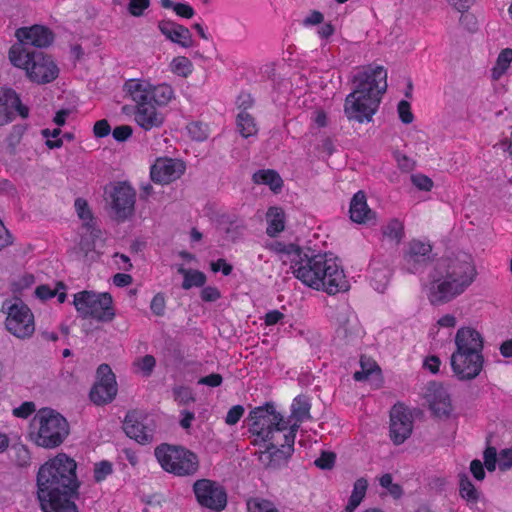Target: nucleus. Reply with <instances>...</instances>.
Listing matches in <instances>:
<instances>
[{"label":"nucleus","mask_w":512,"mask_h":512,"mask_svg":"<svg viewBox=\"0 0 512 512\" xmlns=\"http://www.w3.org/2000/svg\"><path fill=\"white\" fill-rule=\"evenodd\" d=\"M310 404L305 396H297L291 405V416L285 419L274 405L265 404L254 408L247 418L251 443L263 448L265 458L287 456L293 450L296 433L309 416Z\"/></svg>","instance_id":"1"},{"label":"nucleus","mask_w":512,"mask_h":512,"mask_svg":"<svg viewBox=\"0 0 512 512\" xmlns=\"http://www.w3.org/2000/svg\"><path fill=\"white\" fill-rule=\"evenodd\" d=\"M476 268L468 254L447 257L436 263L427 297L433 305L448 303L465 292L476 277Z\"/></svg>","instance_id":"2"},{"label":"nucleus","mask_w":512,"mask_h":512,"mask_svg":"<svg viewBox=\"0 0 512 512\" xmlns=\"http://www.w3.org/2000/svg\"><path fill=\"white\" fill-rule=\"evenodd\" d=\"M353 82L354 89L345 99L344 113L349 120L370 122L386 91L387 71L382 66L362 67Z\"/></svg>","instance_id":"3"},{"label":"nucleus","mask_w":512,"mask_h":512,"mask_svg":"<svg viewBox=\"0 0 512 512\" xmlns=\"http://www.w3.org/2000/svg\"><path fill=\"white\" fill-rule=\"evenodd\" d=\"M454 350L450 357V365L459 380H472L480 375L484 366L483 333L474 325H461L454 337Z\"/></svg>","instance_id":"4"},{"label":"nucleus","mask_w":512,"mask_h":512,"mask_svg":"<svg viewBox=\"0 0 512 512\" xmlns=\"http://www.w3.org/2000/svg\"><path fill=\"white\" fill-rule=\"evenodd\" d=\"M77 463L66 453H58L43 463L37 473L38 498L59 493H75L79 488Z\"/></svg>","instance_id":"5"},{"label":"nucleus","mask_w":512,"mask_h":512,"mask_svg":"<svg viewBox=\"0 0 512 512\" xmlns=\"http://www.w3.org/2000/svg\"><path fill=\"white\" fill-rule=\"evenodd\" d=\"M266 247L275 253L283 263H290L294 277L303 285L315 290L322 285L320 281V268L324 252H305L298 245L273 241Z\"/></svg>","instance_id":"6"},{"label":"nucleus","mask_w":512,"mask_h":512,"mask_svg":"<svg viewBox=\"0 0 512 512\" xmlns=\"http://www.w3.org/2000/svg\"><path fill=\"white\" fill-rule=\"evenodd\" d=\"M69 435V424L64 416L52 408H41L32 417L27 439L37 447L55 449Z\"/></svg>","instance_id":"7"},{"label":"nucleus","mask_w":512,"mask_h":512,"mask_svg":"<svg viewBox=\"0 0 512 512\" xmlns=\"http://www.w3.org/2000/svg\"><path fill=\"white\" fill-rule=\"evenodd\" d=\"M8 58L10 63L23 70L33 83H51L59 75V67L51 56L29 50L21 44H13L10 47Z\"/></svg>","instance_id":"8"},{"label":"nucleus","mask_w":512,"mask_h":512,"mask_svg":"<svg viewBox=\"0 0 512 512\" xmlns=\"http://www.w3.org/2000/svg\"><path fill=\"white\" fill-rule=\"evenodd\" d=\"M124 96L135 106L154 102L159 106H167L175 98L173 87L167 83L154 84L148 78L127 79L122 86Z\"/></svg>","instance_id":"9"},{"label":"nucleus","mask_w":512,"mask_h":512,"mask_svg":"<svg viewBox=\"0 0 512 512\" xmlns=\"http://www.w3.org/2000/svg\"><path fill=\"white\" fill-rule=\"evenodd\" d=\"M73 305L82 318L110 322L115 317L113 298L107 292L80 291L74 294Z\"/></svg>","instance_id":"10"},{"label":"nucleus","mask_w":512,"mask_h":512,"mask_svg":"<svg viewBox=\"0 0 512 512\" xmlns=\"http://www.w3.org/2000/svg\"><path fill=\"white\" fill-rule=\"evenodd\" d=\"M155 456L161 467L177 476H188L198 470L197 456L178 446L163 444L155 449Z\"/></svg>","instance_id":"11"},{"label":"nucleus","mask_w":512,"mask_h":512,"mask_svg":"<svg viewBox=\"0 0 512 512\" xmlns=\"http://www.w3.org/2000/svg\"><path fill=\"white\" fill-rule=\"evenodd\" d=\"M3 311L6 313L5 327L13 336L27 339L34 334V314L22 300H6L3 304Z\"/></svg>","instance_id":"12"},{"label":"nucleus","mask_w":512,"mask_h":512,"mask_svg":"<svg viewBox=\"0 0 512 512\" xmlns=\"http://www.w3.org/2000/svg\"><path fill=\"white\" fill-rule=\"evenodd\" d=\"M320 281L323 283L315 287L328 295L346 292L350 288L349 280L342 268L340 260L332 253L324 252L320 268Z\"/></svg>","instance_id":"13"},{"label":"nucleus","mask_w":512,"mask_h":512,"mask_svg":"<svg viewBox=\"0 0 512 512\" xmlns=\"http://www.w3.org/2000/svg\"><path fill=\"white\" fill-rule=\"evenodd\" d=\"M118 387L115 374L107 364L97 369L96 382L90 391V399L96 405L110 403L117 395Z\"/></svg>","instance_id":"14"},{"label":"nucleus","mask_w":512,"mask_h":512,"mask_svg":"<svg viewBox=\"0 0 512 512\" xmlns=\"http://www.w3.org/2000/svg\"><path fill=\"white\" fill-rule=\"evenodd\" d=\"M193 491L201 506L212 510H222L227 503V495L222 486L208 479L197 480Z\"/></svg>","instance_id":"15"},{"label":"nucleus","mask_w":512,"mask_h":512,"mask_svg":"<svg viewBox=\"0 0 512 512\" xmlns=\"http://www.w3.org/2000/svg\"><path fill=\"white\" fill-rule=\"evenodd\" d=\"M135 199V190L126 182L113 186L110 192V205L118 220H125L133 214Z\"/></svg>","instance_id":"16"},{"label":"nucleus","mask_w":512,"mask_h":512,"mask_svg":"<svg viewBox=\"0 0 512 512\" xmlns=\"http://www.w3.org/2000/svg\"><path fill=\"white\" fill-rule=\"evenodd\" d=\"M186 165L180 159L160 157L150 168L153 182L166 185L179 179L185 172Z\"/></svg>","instance_id":"17"},{"label":"nucleus","mask_w":512,"mask_h":512,"mask_svg":"<svg viewBox=\"0 0 512 512\" xmlns=\"http://www.w3.org/2000/svg\"><path fill=\"white\" fill-rule=\"evenodd\" d=\"M413 418L402 404L394 405L390 412V437L394 444H402L412 433Z\"/></svg>","instance_id":"18"},{"label":"nucleus","mask_w":512,"mask_h":512,"mask_svg":"<svg viewBox=\"0 0 512 512\" xmlns=\"http://www.w3.org/2000/svg\"><path fill=\"white\" fill-rule=\"evenodd\" d=\"M164 106L156 105L154 102L135 106L134 121L144 131H151L163 126L165 114L160 110Z\"/></svg>","instance_id":"19"},{"label":"nucleus","mask_w":512,"mask_h":512,"mask_svg":"<svg viewBox=\"0 0 512 512\" xmlns=\"http://www.w3.org/2000/svg\"><path fill=\"white\" fill-rule=\"evenodd\" d=\"M15 37L17 44L32 45L36 47H47L53 42V33L50 29L42 25H33L30 27H21L16 30Z\"/></svg>","instance_id":"20"},{"label":"nucleus","mask_w":512,"mask_h":512,"mask_svg":"<svg viewBox=\"0 0 512 512\" xmlns=\"http://www.w3.org/2000/svg\"><path fill=\"white\" fill-rule=\"evenodd\" d=\"M15 112L23 118L28 116V108L21 104L16 92L10 88H0V125L11 122Z\"/></svg>","instance_id":"21"},{"label":"nucleus","mask_w":512,"mask_h":512,"mask_svg":"<svg viewBox=\"0 0 512 512\" xmlns=\"http://www.w3.org/2000/svg\"><path fill=\"white\" fill-rule=\"evenodd\" d=\"M158 29L167 40L182 48H191L194 45L192 33L182 24L170 19H164L159 21Z\"/></svg>","instance_id":"22"},{"label":"nucleus","mask_w":512,"mask_h":512,"mask_svg":"<svg viewBox=\"0 0 512 512\" xmlns=\"http://www.w3.org/2000/svg\"><path fill=\"white\" fill-rule=\"evenodd\" d=\"M124 430L128 437L136 440L138 443L145 444L153 440L155 425L152 420L146 419V422L134 419L128 416L124 422Z\"/></svg>","instance_id":"23"},{"label":"nucleus","mask_w":512,"mask_h":512,"mask_svg":"<svg viewBox=\"0 0 512 512\" xmlns=\"http://www.w3.org/2000/svg\"><path fill=\"white\" fill-rule=\"evenodd\" d=\"M430 252L431 246L428 243L419 240L411 241L404 253V267L412 273L418 271Z\"/></svg>","instance_id":"24"},{"label":"nucleus","mask_w":512,"mask_h":512,"mask_svg":"<svg viewBox=\"0 0 512 512\" xmlns=\"http://www.w3.org/2000/svg\"><path fill=\"white\" fill-rule=\"evenodd\" d=\"M72 493H59L48 498H39L44 512H78L75 503L70 499Z\"/></svg>","instance_id":"25"},{"label":"nucleus","mask_w":512,"mask_h":512,"mask_svg":"<svg viewBox=\"0 0 512 512\" xmlns=\"http://www.w3.org/2000/svg\"><path fill=\"white\" fill-rule=\"evenodd\" d=\"M485 468L492 472L496 469V465L501 470H507L512 467V449H503L497 454L496 449L488 447L484 451Z\"/></svg>","instance_id":"26"},{"label":"nucleus","mask_w":512,"mask_h":512,"mask_svg":"<svg viewBox=\"0 0 512 512\" xmlns=\"http://www.w3.org/2000/svg\"><path fill=\"white\" fill-rule=\"evenodd\" d=\"M174 268L183 278L181 287L184 290L203 287L207 281V277L202 271L187 268L184 263H176Z\"/></svg>","instance_id":"27"},{"label":"nucleus","mask_w":512,"mask_h":512,"mask_svg":"<svg viewBox=\"0 0 512 512\" xmlns=\"http://www.w3.org/2000/svg\"><path fill=\"white\" fill-rule=\"evenodd\" d=\"M427 397L431 409L438 416H447L452 411L449 394L443 387L435 386Z\"/></svg>","instance_id":"28"},{"label":"nucleus","mask_w":512,"mask_h":512,"mask_svg":"<svg viewBox=\"0 0 512 512\" xmlns=\"http://www.w3.org/2000/svg\"><path fill=\"white\" fill-rule=\"evenodd\" d=\"M373 213L369 209L365 194L362 191L357 192L350 203V218L356 223H365L372 219Z\"/></svg>","instance_id":"29"},{"label":"nucleus","mask_w":512,"mask_h":512,"mask_svg":"<svg viewBox=\"0 0 512 512\" xmlns=\"http://www.w3.org/2000/svg\"><path fill=\"white\" fill-rule=\"evenodd\" d=\"M512 63V49L505 48L502 49L496 60L494 65L490 70V77L493 81L500 80L503 76H505L511 66Z\"/></svg>","instance_id":"30"},{"label":"nucleus","mask_w":512,"mask_h":512,"mask_svg":"<svg viewBox=\"0 0 512 512\" xmlns=\"http://www.w3.org/2000/svg\"><path fill=\"white\" fill-rule=\"evenodd\" d=\"M267 219V234L275 236L285 227V214L279 207H271L266 214Z\"/></svg>","instance_id":"31"},{"label":"nucleus","mask_w":512,"mask_h":512,"mask_svg":"<svg viewBox=\"0 0 512 512\" xmlns=\"http://www.w3.org/2000/svg\"><path fill=\"white\" fill-rule=\"evenodd\" d=\"M459 493L461 498L464 499L470 507L475 506L481 497V493L465 474L460 476Z\"/></svg>","instance_id":"32"},{"label":"nucleus","mask_w":512,"mask_h":512,"mask_svg":"<svg viewBox=\"0 0 512 512\" xmlns=\"http://www.w3.org/2000/svg\"><path fill=\"white\" fill-rule=\"evenodd\" d=\"M253 181L257 184H264L274 192L281 190L283 181L280 175L274 170H260L253 175Z\"/></svg>","instance_id":"33"},{"label":"nucleus","mask_w":512,"mask_h":512,"mask_svg":"<svg viewBox=\"0 0 512 512\" xmlns=\"http://www.w3.org/2000/svg\"><path fill=\"white\" fill-rule=\"evenodd\" d=\"M169 70L179 77L187 78L192 74L194 66L186 56H176L169 63Z\"/></svg>","instance_id":"34"},{"label":"nucleus","mask_w":512,"mask_h":512,"mask_svg":"<svg viewBox=\"0 0 512 512\" xmlns=\"http://www.w3.org/2000/svg\"><path fill=\"white\" fill-rule=\"evenodd\" d=\"M35 295L40 300L57 297L59 303H63L66 299L65 287L61 283H58L55 288H51L48 285L38 286L35 290Z\"/></svg>","instance_id":"35"},{"label":"nucleus","mask_w":512,"mask_h":512,"mask_svg":"<svg viewBox=\"0 0 512 512\" xmlns=\"http://www.w3.org/2000/svg\"><path fill=\"white\" fill-rule=\"evenodd\" d=\"M237 128L244 138L254 136L258 131L254 118L245 111L237 115Z\"/></svg>","instance_id":"36"},{"label":"nucleus","mask_w":512,"mask_h":512,"mask_svg":"<svg viewBox=\"0 0 512 512\" xmlns=\"http://www.w3.org/2000/svg\"><path fill=\"white\" fill-rule=\"evenodd\" d=\"M367 490V481L365 479H358L354 483L352 494L346 506V512H353L362 502Z\"/></svg>","instance_id":"37"},{"label":"nucleus","mask_w":512,"mask_h":512,"mask_svg":"<svg viewBox=\"0 0 512 512\" xmlns=\"http://www.w3.org/2000/svg\"><path fill=\"white\" fill-rule=\"evenodd\" d=\"M360 367L361 369L354 373V379L357 381L368 380L370 377L378 376L380 373L378 365L370 358L362 357Z\"/></svg>","instance_id":"38"},{"label":"nucleus","mask_w":512,"mask_h":512,"mask_svg":"<svg viewBox=\"0 0 512 512\" xmlns=\"http://www.w3.org/2000/svg\"><path fill=\"white\" fill-rule=\"evenodd\" d=\"M160 5L165 9H171L181 18L191 19L195 15L194 8L188 3H176L172 0H160Z\"/></svg>","instance_id":"39"},{"label":"nucleus","mask_w":512,"mask_h":512,"mask_svg":"<svg viewBox=\"0 0 512 512\" xmlns=\"http://www.w3.org/2000/svg\"><path fill=\"white\" fill-rule=\"evenodd\" d=\"M379 485L385 490L386 494L398 499L403 495V488L399 483L393 481L391 474L386 473L379 477Z\"/></svg>","instance_id":"40"},{"label":"nucleus","mask_w":512,"mask_h":512,"mask_svg":"<svg viewBox=\"0 0 512 512\" xmlns=\"http://www.w3.org/2000/svg\"><path fill=\"white\" fill-rule=\"evenodd\" d=\"M155 365V358L152 355H145L134 360L133 369L135 373L148 377L153 372Z\"/></svg>","instance_id":"41"},{"label":"nucleus","mask_w":512,"mask_h":512,"mask_svg":"<svg viewBox=\"0 0 512 512\" xmlns=\"http://www.w3.org/2000/svg\"><path fill=\"white\" fill-rule=\"evenodd\" d=\"M389 279L390 271L388 268H381L379 270L373 268L370 281L376 291L383 292L389 283Z\"/></svg>","instance_id":"42"},{"label":"nucleus","mask_w":512,"mask_h":512,"mask_svg":"<svg viewBox=\"0 0 512 512\" xmlns=\"http://www.w3.org/2000/svg\"><path fill=\"white\" fill-rule=\"evenodd\" d=\"M403 224L397 219L387 223L383 229V236L391 242L399 243L403 237Z\"/></svg>","instance_id":"43"},{"label":"nucleus","mask_w":512,"mask_h":512,"mask_svg":"<svg viewBox=\"0 0 512 512\" xmlns=\"http://www.w3.org/2000/svg\"><path fill=\"white\" fill-rule=\"evenodd\" d=\"M249 512H278L273 502L263 498H252L247 502Z\"/></svg>","instance_id":"44"},{"label":"nucleus","mask_w":512,"mask_h":512,"mask_svg":"<svg viewBox=\"0 0 512 512\" xmlns=\"http://www.w3.org/2000/svg\"><path fill=\"white\" fill-rule=\"evenodd\" d=\"M42 136L46 139V146L49 149H58L63 146V138H61L60 127L54 129H43L41 132Z\"/></svg>","instance_id":"45"},{"label":"nucleus","mask_w":512,"mask_h":512,"mask_svg":"<svg viewBox=\"0 0 512 512\" xmlns=\"http://www.w3.org/2000/svg\"><path fill=\"white\" fill-rule=\"evenodd\" d=\"M187 132L191 139L204 141L209 135V128L202 122L194 121L187 125Z\"/></svg>","instance_id":"46"},{"label":"nucleus","mask_w":512,"mask_h":512,"mask_svg":"<svg viewBox=\"0 0 512 512\" xmlns=\"http://www.w3.org/2000/svg\"><path fill=\"white\" fill-rule=\"evenodd\" d=\"M35 284V277L31 273H22L15 277L12 281V290L16 293H22Z\"/></svg>","instance_id":"47"},{"label":"nucleus","mask_w":512,"mask_h":512,"mask_svg":"<svg viewBox=\"0 0 512 512\" xmlns=\"http://www.w3.org/2000/svg\"><path fill=\"white\" fill-rule=\"evenodd\" d=\"M113 472V465L107 460H102L94 464L93 476L96 482L105 480Z\"/></svg>","instance_id":"48"},{"label":"nucleus","mask_w":512,"mask_h":512,"mask_svg":"<svg viewBox=\"0 0 512 512\" xmlns=\"http://www.w3.org/2000/svg\"><path fill=\"white\" fill-rule=\"evenodd\" d=\"M74 206L76 213L78 217L83 221V224L89 226L93 220V216L86 200L78 198L75 200Z\"/></svg>","instance_id":"49"},{"label":"nucleus","mask_w":512,"mask_h":512,"mask_svg":"<svg viewBox=\"0 0 512 512\" xmlns=\"http://www.w3.org/2000/svg\"><path fill=\"white\" fill-rule=\"evenodd\" d=\"M36 412H37L36 411V406L31 401L23 402L18 407H15V408L12 409V415L14 417L21 418V419H27L33 413L35 414Z\"/></svg>","instance_id":"50"},{"label":"nucleus","mask_w":512,"mask_h":512,"mask_svg":"<svg viewBox=\"0 0 512 512\" xmlns=\"http://www.w3.org/2000/svg\"><path fill=\"white\" fill-rule=\"evenodd\" d=\"M149 6L150 0H129L127 9L132 16L141 17Z\"/></svg>","instance_id":"51"},{"label":"nucleus","mask_w":512,"mask_h":512,"mask_svg":"<svg viewBox=\"0 0 512 512\" xmlns=\"http://www.w3.org/2000/svg\"><path fill=\"white\" fill-rule=\"evenodd\" d=\"M411 182L417 189L422 191H430L434 185L431 178L420 173L413 174L411 176Z\"/></svg>","instance_id":"52"},{"label":"nucleus","mask_w":512,"mask_h":512,"mask_svg":"<svg viewBox=\"0 0 512 512\" xmlns=\"http://www.w3.org/2000/svg\"><path fill=\"white\" fill-rule=\"evenodd\" d=\"M174 399L179 404H188L194 400L192 391L184 386H178L173 389Z\"/></svg>","instance_id":"53"},{"label":"nucleus","mask_w":512,"mask_h":512,"mask_svg":"<svg viewBox=\"0 0 512 512\" xmlns=\"http://www.w3.org/2000/svg\"><path fill=\"white\" fill-rule=\"evenodd\" d=\"M398 114L401 121L405 124H410L413 121V114L411 112L410 104L402 100L398 104Z\"/></svg>","instance_id":"54"},{"label":"nucleus","mask_w":512,"mask_h":512,"mask_svg":"<svg viewBox=\"0 0 512 512\" xmlns=\"http://www.w3.org/2000/svg\"><path fill=\"white\" fill-rule=\"evenodd\" d=\"M336 456L332 452H323L321 456L315 460V465L321 469H330L335 463Z\"/></svg>","instance_id":"55"},{"label":"nucleus","mask_w":512,"mask_h":512,"mask_svg":"<svg viewBox=\"0 0 512 512\" xmlns=\"http://www.w3.org/2000/svg\"><path fill=\"white\" fill-rule=\"evenodd\" d=\"M165 297L162 293L156 294L150 304V308L155 315L161 316L165 311Z\"/></svg>","instance_id":"56"},{"label":"nucleus","mask_w":512,"mask_h":512,"mask_svg":"<svg viewBox=\"0 0 512 512\" xmlns=\"http://www.w3.org/2000/svg\"><path fill=\"white\" fill-rule=\"evenodd\" d=\"M244 408L241 405L233 406L227 413L225 422L228 425H235L243 416Z\"/></svg>","instance_id":"57"},{"label":"nucleus","mask_w":512,"mask_h":512,"mask_svg":"<svg viewBox=\"0 0 512 512\" xmlns=\"http://www.w3.org/2000/svg\"><path fill=\"white\" fill-rule=\"evenodd\" d=\"M14 452L16 455V461L19 466H26L29 464L30 452L25 446L19 445L14 447Z\"/></svg>","instance_id":"58"},{"label":"nucleus","mask_w":512,"mask_h":512,"mask_svg":"<svg viewBox=\"0 0 512 512\" xmlns=\"http://www.w3.org/2000/svg\"><path fill=\"white\" fill-rule=\"evenodd\" d=\"M200 296L205 302H214L220 298L221 294L218 288L207 286L201 290Z\"/></svg>","instance_id":"59"},{"label":"nucleus","mask_w":512,"mask_h":512,"mask_svg":"<svg viewBox=\"0 0 512 512\" xmlns=\"http://www.w3.org/2000/svg\"><path fill=\"white\" fill-rule=\"evenodd\" d=\"M110 132H111V127L107 120L102 119V120L97 121L94 124L93 133L96 137H98V138L106 137L110 134Z\"/></svg>","instance_id":"60"},{"label":"nucleus","mask_w":512,"mask_h":512,"mask_svg":"<svg viewBox=\"0 0 512 512\" xmlns=\"http://www.w3.org/2000/svg\"><path fill=\"white\" fill-rule=\"evenodd\" d=\"M457 317L452 313H446L440 316L437 320V326L440 328H455L457 325Z\"/></svg>","instance_id":"61"},{"label":"nucleus","mask_w":512,"mask_h":512,"mask_svg":"<svg viewBox=\"0 0 512 512\" xmlns=\"http://www.w3.org/2000/svg\"><path fill=\"white\" fill-rule=\"evenodd\" d=\"M133 129L129 125H121L114 128L112 134L117 141H125L131 137Z\"/></svg>","instance_id":"62"},{"label":"nucleus","mask_w":512,"mask_h":512,"mask_svg":"<svg viewBox=\"0 0 512 512\" xmlns=\"http://www.w3.org/2000/svg\"><path fill=\"white\" fill-rule=\"evenodd\" d=\"M222 376L217 373L210 374L208 376L202 377L198 380L199 385H206L209 387H218L222 384Z\"/></svg>","instance_id":"63"},{"label":"nucleus","mask_w":512,"mask_h":512,"mask_svg":"<svg viewBox=\"0 0 512 512\" xmlns=\"http://www.w3.org/2000/svg\"><path fill=\"white\" fill-rule=\"evenodd\" d=\"M211 270L215 273L221 271L225 276H227L232 272V266L224 259H218L211 263Z\"/></svg>","instance_id":"64"}]
</instances>
